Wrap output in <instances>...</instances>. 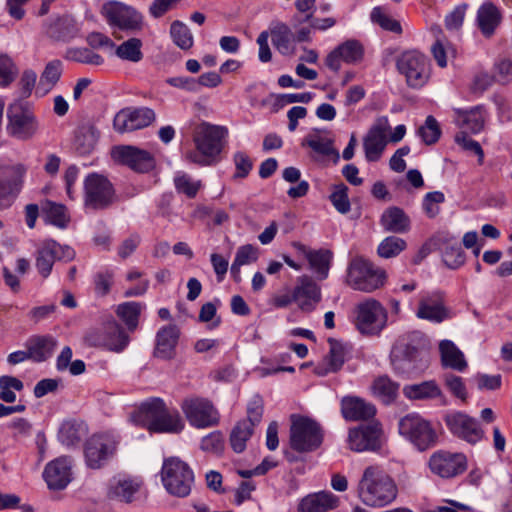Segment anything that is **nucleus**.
Instances as JSON below:
<instances>
[{
	"mask_svg": "<svg viewBox=\"0 0 512 512\" xmlns=\"http://www.w3.org/2000/svg\"><path fill=\"white\" fill-rule=\"evenodd\" d=\"M228 130L224 126L202 122L194 130L193 142L195 149L187 150L183 157L198 166H213L220 161L224 148V139Z\"/></svg>",
	"mask_w": 512,
	"mask_h": 512,
	"instance_id": "nucleus-1",
	"label": "nucleus"
},
{
	"mask_svg": "<svg viewBox=\"0 0 512 512\" xmlns=\"http://www.w3.org/2000/svg\"><path fill=\"white\" fill-rule=\"evenodd\" d=\"M356 491L359 500L373 508L389 505L398 494L394 479L377 465H370L364 469Z\"/></svg>",
	"mask_w": 512,
	"mask_h": 512,
	"instance_id": "nucleus-2",
	"label": "nucleus"
},
{
	"mask_svg": "<svg viewBox=\"0 0 512 512\" xmlns=\"http://www.w3.org/2000/svg\"><path fill=\"white\" fill-rule=\"evenodd\" d=\"M423 334L417 331L401 336L394 344L390 359L396 374L409 376L428 367Z\"/></svg>",
	"mask_w": 512,
	"mask_h": 512,
	"instance_id": "nucleus-3",
	"label": "nucleus"
},
{
	"mask_svg": "<svg viewBox=\"0 0 512 512\" xmlns=\"http://www.w3.org/2000/svg\"><path fill=\"white\" fill-rule=\"evenodd\" d=\"M324 431L321 425L306 416L292 415L290 426V447L300 453L317 450L323 443Z\"/></svg>",
	"mask_w": 512,
	"mask_h": 512,
	"instance_id": "nucleus-4",
	"label": "nucleus"
},
{
	"mask_svg": "<svg viewBox=\"0 0 512 512\" xmlns=\"http://www.w3.org/2000/svg\"><path fill=\"white\" fill-rule=\"evenodd\" d=\"M161 480L169 494L183 498L191 492L194 474L187 463L177 457H171L163 462Z\"/></svg>",
	"mask_w": 512,
	"mask_h": 512,
	"instance_id": "nucleus-5",
	"label": "nucleus"
},
{
	"mask_svg": "<svg viewBox=\"0 0 512 512\" xmlns=\"http://www.w3.org/2000/svg\"><path fill=\"white\" fill-rule=\"evenodd\" d=\"M401 436L408 439L420 451L436 445L438 435L432 423L418 413L403 416L398 423Z\"/></svg>",
	"mask_w": 512,
	"mask_h": 512,
	"instance_id": "nucleus-6",
	"label": "nucleus"
},
{
	"mask_svg": "<svg viewBox=\"0 0 512 512\" xmlns=\"http://www.w3.org/2000/svg\"><path fill=\"white\" fill-rule=\"evenodd\" d=\"M396 66L399 73L405 77L406 84L413 89L422 88L431 75L429 58L417 50L403 52L398 57Z\"/></svg>",
	"mask_w": 512,
	"mask_h": 512,
	"instance_id": "nucleus-7",
	"label": "nucleus"
},
{
	"mask_svg": "<svg viewBox=\"0 0 512 512\" xmlns=\"http://www.w3.org/2000/svg\"><path fill=\"white\" fill-rule=\"evenodd\" d=\"M83 204L91 210H104L116 201L113 184L102 174L90 173L83 182Z\"/></svg>",
	"mask_w": 512,
	"mask_h": 512,
	"instance_id": "nucleus-8",
	"label": "nucleus"
},
{
	"mask_svg": "<svg viewBox=\"0 0 512 512\" xmlns=\"http://www.w3.org/2000/svg\"><path fill=\"white\" fill-rule=\"evenodd\" d=\"M386 275L363 257H355L349 264L347 283L354 290L372 292L383 286Z\"/></svg>",
	"mask_w": 512,
	"mask_h": 512,
	"instance_id": "nucleus-9",
	"label": "nucleus"
},
{
	"mask_svg": "<svg viewBox=\"0 0 512 512\" xmlns=\"http://www.w3.org/2000/svg\"><path fill=\"white\" fill-rule=\"evenodd\" d=\"M181 410L192 427L204 429L214 427L220 422V414L207 398L189 396L182 400Z\"/></svg>",
	"mask_w": 512,
	"mask_h": 512,
	"instance_id": "nucleus-10",
	"label": "nucleus"
},
{
	"mask_svg": "<svg viewBox=\"0 0 512 512\" xmlns=\"http://www.w3.org/2000/svg\"><path fill=\"white\" fill-rule=\"evenodd\" d=\"M101 14L108 24L120 30L136 33L144 27V17L134 7L119 1H108L103 4Z\"/></svg>",
	"mask_w": 512,
	"mask_h": 512,
	"instance_id": "nucleus-11",
	"label": "nucleus"
},
{
	"mask_svg": "<svg viewBox=\"0 0 512 512\" xmlns=\"http://www.w3.org/2000/svg\"><path fill=\"white\" fill-rule=\"evenodd\" d=\"M7 132L19 140L31 139L38 130V121L30 108L20 102L7 109Z\"/></svg>",
	"mask_w": 512,
	"mask_h": 512,
	"instance_id": "nucleus-12",
	"label": "nucleus"
},
{
	"mask_svg": "<svg viewBox=\"0 0 512 512\" xmlns=\"http://www.w3.org/2000/svg\"><path fill=\"white\" fill-rule=\"evenodd\" d=\"M386 322V309L377 300L368 299L358 304L355 325L361 334L376 335L385 327Z\"/></svg>",
	"mask_w": 512,
	"mask_h": 512,
	"instance_id": "nucleus-13",
	"label": "nucleus"
},
{
	"mask_svg": "<svg viewBox=\"0 0 512 512\" xmlns=\"http://www.w3.org/2000/svg\"><path fill=\"white\" fill-rule=\"evenodd\" d=\"M444 421L454 436L469 444L474 445L484 438L485 432L478 420L466 413H449L445 416Z\"/></svg>",
	"mask_w": 512,
	"mask_h": 512,
	"instance_id": "nucleus-14",
	"label": "nucleus"
},
{
	"mask_svg": "<svg viewBox=\"0 0 512 512\" xmlns=\"http://www.w3.org/2000/svg\"><path fill=\"white\" fill-rule=\"evenodd\" d=\"M115 161L138 173H147L155 168V157L147 150L131 145L116 146L112 150Z\"/></svg>",
	"mask_w": 512,
	"mask_h": 512,
	"instance_id": "nucleus-15",
	"label": "nucleus"
},
{
	"mask_svg": "<svg viewBox=\"0 0 512 512\" xmlns=\"http://www.w3.org/2000/svg\"><path fill=\"white\" fill-rule=\"evenodd\" d=\"M155 119L156 114L151 108H126L115 115L113 126L119 133L132 132L148 127Z\"/></svg>",
	"mask_w": 512,
	"mask_h": 512,
	"instance_id": "nucleus-16",
	"label": "nucleus"
},
{
	"mask_svg": "<svg viewBox=\"0 0 512 512\" xmlns=\"http://www.w3.org/2000/svg\"><path fill=\"white\" fill-rule=\"evenodd\" d=\"M429 466L434 474L442 478H452L466 471L467 458L463 453L438 451L430 457Z\"/></svg>",
	"mask_w": 512,
	"mask_h": 512,
	"instance_id": "nucleus-17",
	"label": "nucleus"
},
{
	"mask_svg": "<svg viewBox=\"0 0 512 512\" xmlns=\"http://www.w3.org/2000/svg\"><path fill=\"white\" fill-rule=\"evenodd\" d=\"M117 442L109 435H93L85 445V458L87 465L92 469L103 466L114 454Z\"/></svg>",
	"mask_w": 512,
	"mask_h": 512,
	"instance_id": "nucleus-18",
	"label": "nucleus"
},
{
	"mask_svg": "<svg viewBox=\"0 0 512 512\" xmlns=\"http://www.w3.org/2000/svg\"><path fill=\"white\" fill-rule=\"evenodd\" d=\"M389 130L390 124L386 116L378 117L375 120L363 143L365 156L368 161L375 162L380 158L388 143L387 132Z\"/></svg>",
	"mask_w": 512,
	"mask_h": 512,
	"instance_id": "nucleus-19",
	"label": "nucleus"
},
{
	"mask_svg": "<svg viewBox=\"0 0 512 512\" xmlns=\"http://www.w3.org/2000/svg\"><path fill=\"white\" fill-rule=\"evenodd\" d=\"M416 315L434 323H441L450 318V311L445 305L444 294L434 291L421 295Z\"/></svg>",
	"mask_w": 512,
	"mask_h": 512,
	"instance_id": "nucleus-20",
	"label": "nucleus"
},
{
	"mask_svg": "<svg viewBox=\"0 0 512 512\" xmlns=\"http://www.w3.org/2000/svg\"><path fill=\"white\" fill-rule=\"evenodd\" d=\"M381 433V426L378 422L350 429L348 435L349 447L356 452L374 451L380 447Z\"/></svg>",
	"mask_w": 512,
	"mask_h": 512,
	"instance_id": "nucleus-21",
	"label": "nucleus"
},
{
	"mask_svg": "<svg viewBox=\"0 0 512 512\" xmlns=\"http://www.w3.org/2000/svg\"><path fill=\"white\" fill-rule=\"evenodd\" d=\"M364 56L362 44L354 39L347 40L333 49L326 57V66L337 72L341 68V63L355 64L360 62Z\"/></svg>",
	"mask_w": 512,
	"mask_h": 512,
	"instance_id": "nucleus-22",
	"label": "nucleus"
},
{
	"mask_svg": "<svg viewBox=\"0 0 512 512\" xmlns=\"http://www.w3.org/2000/svg\"><path fill=\"white\" fill-rule=\"evenodd\" d=\"M43 477L49 489H64L72 479L70 459L59 457L49 462L44 469Z\"/></svg>",
	"mask_w": 512,
	"mask_h": 512,
	"instance_id": "nucleus-23",
	"label": "nucleus"
},
{
	"mask_svg": "<svg viewBox=\"0 0 512 512\" xmlns=\"http://www.w3.org/2000/svg\"><path fill=\"white\" fill-rule=\"evenodd\" d=\"M180 330L176 325L170 324L162 327L156 334L154 356L162 360L173 359L176 355V346Z\"/></svg>",
	"mask_w": 512,
	"mask_h": 512,
	"instance_id": "nucleus-24",
	"label": "nucleus"
},
{
	"mask_svg": "<svg viewBox=\"0 0 512 512\" xmlns=\"http://www.w3.org/2000/svg\"><path fill=\"white\" fill-rule=\"evenodd\" d=\"M293 299L302 310L312 311L321 300L320 288L310 277L302 276L294 288Z\"/></svg>",
	"mask_w": 512,
	"mask_h": 512,
	"instance_id": "nucleus-25",
	"label": "nucleus"
},
{
	"mask_svg": "<svg viewBox=\"0 0 512 512\" xmlns=\"http://www.w3.org/2000/svg\"><path fill=\"white\" fill-rule=\"evenodd\" d=\"M341 412L346 420L365 421L375 416L376 407L362 398L347 396L341 401Z\"/></svg>",
	"mask_w": 512,
	"mask_h": 512,
	"instance_id": "nucleus-26",
	"label": "nucleus"
},
{
	"mask_svg": "<svg viewBox=\"0 0 512 512\" xmlns=\"http://www.w3.org/2000/svg\"><path fill=\"white\" fill-rule=\"evenodd\" d=\"M140 488L141 481L119 475L113 477L110 480L107 496L109 499L124 503H131L134 500V496L139 492Z\"/></svg>",
	"mask_w": 512,
	"mask_h": 512,
	"instance_id": "nucleus-27",
	"label": "nucleus"
},
{
	"mask_svg": "<svg viewBox=\"0 0 512 512\" xmlns=\"http://www.w3.org/2000/svg\"><path fill=\"white\" fill-rule=\"evenodd\" d=\"M166 403L159 397L149 398L142 402L138 409L131 414V421L138 426L151 430L152 424L158 420Z\"/></svg>",
	"mask_w": 512,
	"mask_h": 512,
	"instance_id": "nucleus-28",
	"label": "nucleus"
},
{
	"mask_svg": "<svg viewBox=\"0 0 512 512\" xmlns=\"http://www.w3.org/2000/svg\"><path fill=\"white\" fill-rule=\"evenodd\" d=\"M328 344L330 349L326 357L327 367L323 371H320L319 368H317V373L319 375H326L329 372L339 371L352 352V345L348 342L329 338Z\"/></svg>",
	"mask_w": 512,
	"mask_h": 512,
	"instance_id": "nucleus-29",
	"label": "nucleus"
},
{
	"mask_svg": "<svg viewBox=\"0 0 512 512\" xmlns=\"http://www.w3.org/2000/svg\"><path fill=\"white\" fill-rule=\"evenodd\" d=\"M455 117L454 121L456 125L463 129V131H469L471 133H479L485 123V110L481 105L475 106L471 109H454Z\"/></svg>",
	"mask_w": 512,
	"mask_h": 512,
	"instance_id": "nucleus-30",
	"label": "nucleus"
},
{
	"mask_svg": "<svg viewBox=\"0 0 512 512\" xmlns=\"http://www.w3.org/2000/svg\"><path fill=\"white\" fill-rule=\"evenodd\" d=\"M380 225L385 232L404 234L410 230L411 221L403 209L391 206L382 213Z\"/></svg>",
	"mask_w": 512,
	"mask_h": 512,
	"instance_id": "nucleus-31",
	"label": "nucleus"
},
{
	"mask_svg": "<svg viewBox=\"0 0 512 512\" xmlns=\"http://www.w3.org/2000/svg\"><path fill=\"white\" fill-rule=\"evenodd\" d=\"M164 412H161L157 421L152 424L150 432L152 433H172L177 434L180 433L184 427L185 423L176 409H170L167 405L163 409Z\"/></svg>",
	"mask_w": 512,
	"mask_h": 512,
	"instance_id": "nucleus-32",
	"label": "nucleus"
},
{
	"mask_svg": "<svg viewBox=\"0 0 512 512\" xmlns=\"http://www.w3.org/2000/svg\"><path fill=\"white\" fill-rule=\"evenodd\" d=\"M338 498L331 492H320L302 499L299 509L301 512H327L338 506Z\"/></svg>",
	"mask_w": 512,
	"mask_h": 512,
	"instance_id": "nucleus-33",
	"label": "nucleus"
},
{
	"mask_svg": "<svg viewBox=\"0 0 512 512\" xmlns=\"http://www.w3.org/2000/svg\"><path fill=\"white\" fill-rule=\"evenodd\" d=\"M56 346V339L49 335L31 337L26 343L31 360L34 362L46 361L52 356Z\"/></svg>",
	"mask_w": 512,
	"mask_h": 512,
	"instance_id": "nucleus-34",
	"label": "nucleus"
},
{
	"mask_svg": "<svg viewBox=\"0 0 512 512\" xmlns=\"http://www.w3.org/2000/svg\"><path fill=\"white\" fill-rule=\"evenodd\" d=\"M129 343V336L123 327L111 320L104 326V347L113 352L123 351Z\"/></svg>",
	"mask_w": 512,
	"mask_h": 512,
	"instance_id": "nucleus-35",
	"label": "nucleus"
},
{
	"mask_svg": "<svg viewBox=\"0 0 512 512\" xmlns=\"http://www.w3.org/2000/svg\"><path fill=\"white\" fill-rule=\"evenodd\" d=\"M443 366L462 372L467 368L464 354L450 340H442L439 344Z\"/></svg>",
	"mask_w": 512,
	"mask_h": 512,
	"instance_id": "nucleus-36",
	"label": "nucleus"
},
{
	"mask_svg": "<svg viewBox=\"0 0 512 512\" xmlns=\"http://www.w3.org/2000/svg\"><path fill=\"white\" fill-rule=\"evenodd\" d=\"M272 44L283 55L293 52V33L289 26L282 22L273 23L270 27Z\"/></svg>",
	"mask_w": 512,
	"mask_h": 512,
	"instance_id": "nucleus-37",
	"label": "nucleus"
},
{
	"mask_svg": "<svg viewBox=\"0 0 512 512\" xmlns=\"http://www.w3.org/2000/svg\"><path fill=\"white\" fill-rule=\"evenodd\" d=\"M62 62L60 60H52L48 62L42 72L36 87V94L44 96L50 92L59 81L62 75Z\"/></svg>",
	"mask_w": 512,
	"mask_h": 512,
	"instance_id": "nucleus-38",
	"label": "nucleus"
},
{
	"mask_svg": "<svg viewBox=\"0 0 512 512\" xmlns=\"http://www.w3.org/2000/svg\"><path fill=\"white\" fill-rule=\"evenodd\" d=\"M99 132L90 124L80 126L75 133L74 148L79 155L90 154L98 141Z\"/></svg>",
	"mask_w": 512,
	"mask_h": 512,
	"instance_id": "nucleus-39",
	"label": "nucleus"
},
{
	"mask_svg": "<svg viewBox=\"0 0 512 512\" xmlns=\"http://www.w3.org/2000/svg\"><path fill=\"white\" fill-rule=\"evenodd\" d=\"M403 394L410 400H429L442 396L440 387L433 380L405 385Z\"/></svg>",
	"mask_w": 512,
	"mask_h": 512,
	"instance_id": "nucleus-40",
	"label": "nucleus"
},
{
	"mask_svg": "<svg viewBox=\"0 0 512 512\" xmlns=\"http://www.w3.org/2000/svg\"><path fill=\"white\" fill-rule=\"evenodd\" d=\"M298 248L304 253L311 269L324 279L328 275L332 253L329 250L320 249L317 251L308 250L304 245L299 244Z\"/></svg>",
	"mask_w": 512,
	"mask_h": 512,
	"instance_id": "nucleus-41",
	"label": "nucleus"
},
{
	"mask_svg": "<svg viewBox=\"0 0 512 512\" xmlns=\"http://www.w3.org/2000/svg\"><path fill=\"white\" fill-rule=\"evenodd\" d=\"M55 247L56 241L47 240L36 251L35 265L43 278H47L50 275L56 261L55 250H53Z\"/></svg>",
	"mask_w": 512,
	"mask_h": 512,
	"instance_id": "nucleus-42",
	"label": "nucleus"
},
{
	"mask_svg": "<svg viewBox=\"0 0 512 512\" xmlns=\"http://www.w3.org/2000/svg\"><path fill=\"white\" fill-rule=\"evenodd\" d=\"M500 19V12L492 3L483 4L478 10V26L481 32L487 37L494 33L496 27L500 23Z\"/></svg>",
	"mask_w": 512,
	"mask_h": 512,
	"instance_id": "nucleus-43",
	"label": "nucleus"
},
{
	"mask_svg": "<svg viewBox=\"0 0 512 512\" xmlns=\"http://www.w3.org/2000/svg\"><path fill=\"white\" fill-rule=\"evenodd\" d=\"M399 388V383L392 381L387 375L377 377L371 385L373 395L387 405L396 400Z\"/></svg>",
	"mask_w": 512,
	"mask_h": 512,
	"instance_id": "nucleus-44",
	"label": "nucleus"
},
{
	"mask_svg": "<svg viewBox=\"0 0 512 512\" xmlns=\"http://www.w3.org/2000/svg\"><path fill=\"white\" fill-rule=\"evenodd\" d=\"M142 46L141 39L132 37L115 46V55L123 61L138 63L144 57Z\"/></svg>",
	"mask_w": 512,
	"mask_h": 512,
	"instance_id": "nucleus-45",
	"label": "nucleus"
},
{
	"mask_svg": "<svg viewBox=\"0 0 512 512\" xmlns=\"http://www.w3.org/2000/svg\"><path fill=\"white\" fill-rule=\"evenodd\" d=\"M143 305L138 302H125L118 305L117 316L126 324L129 331L133 332L138 326L139 317Z\"/></svg>",
	"mask_w": 512,
	"mask_h": 512,
	"instance_id": "nucleus-46",
	"label": "nucleus"
},
{
	"mask_svg": "<svg viewBox=\"0 0 512 512\" xmlns=\"http://www.w3.org/2000/svg\"><path fill=\"white\" fill-rule=\"evenodd\" d=\"M254 428L247 421H239L230 433V444L234 452L242 453L246 448V442L250 439Z\"/></svg>",
	"mask_w": 512,
	"mask_h": 512,
	"instance_id": "nucleus-47",
	"label": "nucleus"
},
{
	"mask_svg": "<svg viewBox=\"0 0 512 512\" xmlns=\"http://www.w3.org/2000/svg\"><path fill=\"white\" fill-rule=\"evenodd\" d=\"M407 247L404 239L397 236H388L384 238L377 247V254L384 259L397 257Z\"/></svg>",
	"mask_w": 512,
	"mask_h": 512,
	"instance_id": "nucleus-48",
	"label": "nucleus"
},
{
	"mask_svg": "<svg viewBox=\"0 0 512 512\" xmlns=\"http://www.w3.org/2000/svg\"><path fill=\"white\" fill-rule=\"evenodd\" d=\"M83 437V427L73 421L64 422L58 433L60 442L66 446H74L78 444Z\"/></svg>",
	"mask_w": 512,
	"mask_h": 512,
	"instance_id": "nucleus-49",
	"label": "nucleus"
},
{
	"mask_svg": "<svg viewBox=\"0 0 512 512\" xmlns=\"http://www.w3.org/2000/svg\"><path fill=\"white\" fill-rule=\"evenodd\" d=\"M79 29L76 22L69 17L59 19L54 27L52 36L63 42H69L78 35Z\"/></svg>",
	"mask_w": 512,
	"mask_h": 512,
	"instance_id": "nucleus-50",
	"label": "nucleus"
},
{
	"mask_svg": "<svg viewBox=\"0 0 512 512\" xmlns=\"http://www.w3.org/2000/svg\"><path fill=\"white\" fill-rule=\"evenodd\" d=\"M348 191V187L342 182L332 186L329 199L334 208L341 214H347L351 210Z\"/></svg>",
	"mask_w": 512,
	"mask_h": 512,
	"instance_id": "nucleus-51",
	"label": "nucleus"
},
{
	"mask_svg": "<svg viewBox=\"0 0 512 512\" xmlns=\"http://www.w3.org/2000/svg\"><path fill=\"white\" fill-rule=\"evenodd\" d=\"M43 211L46 215L47 221L51 224L65 228L69 222V217L66 213V207L62 204H57L47 201L43 206Z\"/></svg>",
	"mask_w": 512,
	"mask_h": 512,
	"instance_id": "nucleus-52",
	"label": "nucleus"
},
{
	"mask_svg": "<svg viewBox=\"0 0 512 512\" xmlns=\"http://www.w3.org/2000/svg\"><path fill=\"white\" fill-rule=\"evenodd\" d=\"M66 59L89 65H102L104 59L101 55L89 48H69L66 51Z\"/></svg>",
	"mask_w": 512,
	"mask_h": 512,
	"instance_id": "nucleus-53",
	"label": "nucleus"
},
{
	"mask_svg": "<svg viewBox=\"0 0 512 512\" xmlns=\"http://www.w3.org/2000/svg\"><path fill=\"white\" fill-rule=\"evenodd\" d=\"M24 384L16 377L3 375L0 377V399L6 403L16 401V394L12 390L22 391Z\"/></svg>",
	"mask_w": 512,
	"mask_h": 512,
	"instance_id": "nucleus-54",
	"label": "nucleus"
},
{
	"mask_svg": "<svg viewBox=\"0 0 512 512\" xmlns=\"http://www.w3.org/2000/svg\"><path fill=\"white\" fill-rule=\"evenodd\" d=\"M170 34L173 42L181 49L188 50L193 46V36L189 28L176 20L171 24Z\"/></svg>",
	"mask_w": 512,
	"mask_h": 512,
	"instance_id": "nucleus-55",
	"label": "nucleus"
},
{
	"mask_svg": "<svg viewBox=\"0 0 512 512\" xmlns=\"http://www.w3.org/2000/svg\"><path fill=\"white\" fill-rule=\"evenodd\" d=\"M174 184L179 193H183L189 198H194L201 187V181H194L186 173H178L174 178Z\"/></svg>",
	"mask_w": 512,
	"mask_h": 512,
	"instance_id": "nucleus-56",
	"label": "nucleus"
},
{
	"mask_svg": "<svg viewBox=\"0 0 512 512\" xmlns=\"http://www.w3.org/2000/svg\"><path fill=\"white\" fill-rule=\"evenodd\" d=\"M443 261L447 267L456 269L464 264L465 255L459 243L446 244L443 250Z\"/></svg>",
	"mask_w": 512,
	"mask_h": 512,
	"instance_id": "nucleus-57",
	"label": "nucleus"
},
{
	"mask_svg": "<svg viewBox=\"0 0 512 512\" xmlns=\"http://www.w3.org/2000/svg\"><path fill=\"white\" fill-rule=\"evenodd\" d=\"M418 134L425 144L432 145L436 143L441 135L437 120L433 116H428L424 125L418 129Z\"/></svg>",
	"mask_w": 512,
	"mask_h": 512,
	"instance_id": "nucleus-58",
	"label": "nucleus"
},
{
	"mask_svg": "<svg viewBox=\"0 0 512 512\" xmlns=\"http://www.w3.org/2000/svg\"><path fill=\"white\" fill-rule=\"evenodd\" d=\"M17 67L11 58L5 55L0 56V87L9 86L16 78Z\"/></svg>",
	"mask_w": 512,
	"mask_h": 512,
	"instance_id": "nucleus-59",
	"label": "nucleus"
},
{
	"mask_svg": "<svg viewBox=\"0 0 512 512\" xmlns=\"http://www.w3.org/2000/svg\"><path fill=\"white\" fill-rule=\"evenodd\" d=\"M264 412V403L263 399L259 395H255L248 403L247 406V418L242 421H247L251 424V427L254 428L258 425L263 416Z\"/></svg>",
	"mask_w": 512,
	"mask_h": 512,
	"instance_id": "nucleus-60",
	"label": "nucleus"
},
{
	"mask_svg": "<svg viewBox=\"0 0 512 512\" xmlns=\"http://www.w3.org/2000/svg\"><path fill=\"white\" fill-rule=\"evenodd\" d=\"M371 19L385 30L394 33H401L402 31L400 23L386 15L380 7H376L372 10Z\"/></svg>",
	"mask_w": 512,
	"mask_h": 512,
	"instance_id": "nucleus-61",
	"label": "nucleus"
},
{
	"mask_svg": "<svg viewBox=\"0 0 512 512\" xmlns=\"http://www.w3.org/2000/svg\"><path fill=\"white\" fill-rule=\"evenodd\" d=\"M114 274L112 271L105 270L97 272L94 276L95 292L99 296H105L110 292L113 284Z\"/></svg>",
	"mask_w": 512,
	"mask_h": 512,
	"instance_id": "nucleus-62",
	"label": "nucleus"
},
{
	"mask_svg": "<svg viewBox=\"0 0 512 512\" xmlns=\"http://www.w3.org/2000/svg\"><path fill=\"white\" fill-rule=\"evenodd\" d=\"M258 259V249L250 244L240 246L237 249L234 266H243L257 261Z\"/></svg>",
	"mask_w": 512,
	"mask_h": 512,
	"instance_id": "nucleus-63",
	"label": "nucleus"
},
{
	"mask_svg": "<svg viewBox=\"0 0 512 512\" xmlns=\"http://www.w3.org/2000/svg\"><path fill=\"white\" fill-rule=\"evenodd\" d=\"M494 79L496 82L506 85L512 82V61L502 59L494 65Z\"/></svg>",
	"mask_w": 512,
	"mask_h": 512,
	"instance_id": "nucleus-64",
	"label": "nucleus"
}]
</instances>
